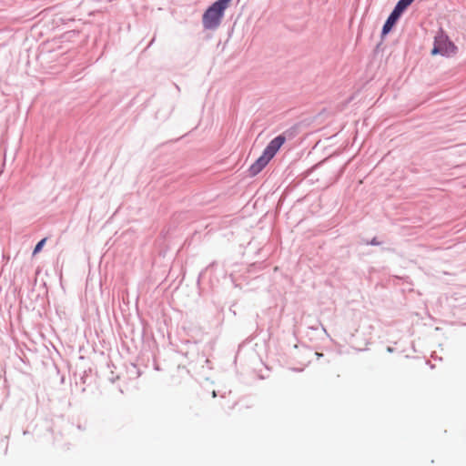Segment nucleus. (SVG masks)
I'll use <instances>...</instances> for the list:
<instances>
[{"label":"nucleus","mask_w":466,"mask_h":466,"mask_svg":"<svg viewBox=\"0 0 466 466\" xmlns=\"http://www.w3.org/2000/svg\"><path fill=\"white\" fill-rule=\"evenodd\" d=\"M286 141V137L283 135H279L272 139L264 149L262 155L256 160L255 163L249 167V173L251 176L258 175L274 157L279 148L283 146Z\"/></svg>","instance_id":"obj_1"},{"label":"nucleus","mask_w":466,"mask_h":466,"mask_svg":"<svg viewBox=\"0 0 466 466\" xmlns=\"http://www.w3.org/2000/svg\"><path fill=\"white\" fill-rule=\"evenodd\" d=\"M228 2H214V4L206 11L203 15V25L206 28H216L222 17L224 10L227 8Z\"/></svg>","instance_id":"obj_2"},{"label":"nucleus","mask_w":466,"mask_h":466,"mask_svg":"<svg viewBox=\"0 0 466 466\" xmlns=\"http://www.w3.org/2000/svg\"><path fill=\"white\" fill-rule=\"evenodd\" d=\"M456 46L449 40L448 36L441 31L436 36L434 40V46L431 50V55H441L451 56L456 54Z\"/></svg>","instance_id":"obj_3"},{"label":"nucleus","mask_w":466,"mask_h":466,"mask_svg":"<svg viewBox=\"0 0 466 466\" xmlns=\"http://www.w3.org/2000/svg\"><path fill=\"white\" fill-rule=\"evenodd\" d=\"M411 2H398L397 5L395 6L394 10L391 12L390 16L388 17L387 21L385 22L383 28H382V34L387 35L394 26L396 22L399 20L401 14L404 12V10L409 6V5Z\"/></svg>","instance_id":"obj_4"},{"label":"nucleus","mask_w":466,"mask_h":466,"mask_svg":"<svg viewBox=\"0 0 466 466\" xmlns=\"http://www.w3.org/2000/svg\"><path fill=\"white\" fill-rule=\"evenodd\" d=\"M46 241V238H43L42 240H40L36 244V246L35 247L34 252H33L34 255H35L36 253H38L42 249V248L45 245Z\"/></svg>","instance_id":"obj_5"}]
</instances>
